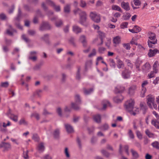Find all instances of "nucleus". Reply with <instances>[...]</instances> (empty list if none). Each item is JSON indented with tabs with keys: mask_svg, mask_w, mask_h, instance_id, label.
Masks as SVG:
<instances>
[{
	"mask_svg": "<svg viewBox=\"0 0 159 159\" xmlns=\"http://www.w3.org/2000/svg\"><path fill=\"white\" fill-rule=\"evenodd\" d=\"M123 46L127 50H130V49L129 43H124L123 44Z\"/></svg>",
	"mask_w": 159,
	"mask_h": 159,
	"instance_id": "obj_49",
	"label": "nucleus"
},
{
	"mask_svg": "<svg viewBox=\"0 0 159 159\" xmlns=\"http://www.w3.org/2000/svg\"><path fill=\"white\" fill-rule=\"evenodd\" d=\"M11 119L15 121H17L18 120V117L17 116L12 115Z\"/></svg>",
	"mask_w": 159,
	"mask_h": 159,
	"instance_id": "obj_55",
	"label": "nucleus"
},
{
	"mask_svg": "<svg viewBox=\"0 0 159 159\" xmlns=\"http://www.w3.org/2000/svg\"><path fill=\"white\" fill-rule=\"evenodd\" d=\"M124 148L125 150V152H126V153H127V154L128 155H129V146H128L125 145L124 147Z\"/></svg>",
	"mask_w": 159,
	"mask_h": 159,
	"instance_id": "obj_60",
	"label": "nucleus"
},
{
	"mask_svg": "<svg viewBox=\"0 0 159 159\" xmlns=\"http://www.w3.org/2000/svg\"><path fill=\"white\" fill-rule=\"evenodd\" d=\"M55 24L56 26L58 27L62 25V21L60 20L56 22Z\"/></svg>",
	"mask_w": 159,
	"mask_h": 159,
	"instance_id": "obj_63",
	"label": "nucleus"
},
{
	"mask_svg": "<svg viewBox=\"0 0 159 159\" xmlns=\"http://www.w3.org/2000/svg\"><path fill=\"white\" fill-rule=\"evenodd\" d=\"M125 62L126 63L127 65L130 67L131 68H132L133 67V64L131 63L130 61L128 59H126Z\"/></svg>",
	"mask_w": 159,
	"mask_h": 159,
	"instance_id": "obj_32",
	"label": "nucleus"
},
{
	"mask_svg": "<svg viewBox=\"0 0 159 159\" xmlns=\"http://www.w3.org/2000/svg\"><path fill=\"white\" fill-rule=\"evenodd\" d=\"M158 61H155L153 66V69L154 72L157 73V65L158 64Z\"/></svg>",
	"mask_w": 159,
	"mask_h": 159,
	"instance_id": "obj_29",
	"label": "nucleus"
},
{
	"mask_svg": "<svg viewBox=\"0 0 159 159\" xmlns=\"http://www.w3.org/2000/svg\"><path fill=\"white\" fill-rule=\"evenodd\" d=\"M51 5L53 7V8L57 11H60V7L59 6H56L52 1H49Z\"/></svg>",
	"mask_w": 159,
	"mask_h": 159,
	"instance_id": "obj_23",
	"label": "nucleus"
},
{
	"mask_svg": "<svg viewBox=\"0 0 159 159\" xmlns=\"http://www.w3.org/2000/svg\"><path fill=\"white\" fill-rule=\"evenodd\" d=\"M128 25V23L127 22L122 23L120 25V27L122 29L127 28Z\"/></svg>",
	"mask_w": 159,
	"mask_h": 159,
	"instance_id": "obj_39",
	"label": "nucleus"
},
{
	"mask_svg": "<svg viewBox=\"0 0 159 159\" xmlns=\"http://www.w3.org/2000/svg\"><path fill=\"white\" fill-rule=\"evenodd\" d=\"M120 6L122 8L126 11H128L130 10V7L128 2L123 1L121 2Z\"/></svg>",
	"mask_w": 159,
	"mask_h": 159,
	"instance_id": "obj_12",
	"label": "nucleus"
},
{
	"mask_svg": "<svg viewBox=\"0 0 159 159\" xmlns=\"http://www.w3.org/2000/svg\"><path fill=\"white\" fill-rule=\"evenodd\" d=\"M80 18V17H86L87 14L86 12L84 11H82L81 10L80 11L79 14Z\"/></svg>",
	"mask_w": 159,
	"mask_h": 159,
	"instance_id": "obj_41",
	"label": "nucleus"
},
{
	"mask_svg": "<svg viewBox=\"0 0 159 159\" xmlns=\"http://www.w3.org/2000/svg\"><path fill=\"white\" fill-rule=\"evenodd\" d=\"M73 31L76 33H80L81 31V29L76 25L73 26Z\"/></svg>",
	"mask_w": 159,
	"mask_h": 159,
	"instance_id": "obj_22",
	"label": "nucleus"
},
{
	"mask_svg": "<svg viewBox=\"0 0 159 159\" xmlns=\"http://www.w3.org/2000/svg\"><path fill=\"white\" fill-rule=\"evenodd\" d=\"M130 14L129 13H127L123 16V18L124 20H128L130 18Z\"/></svg>",
	"mask_w": 159,
	"mask_h": 159,
	"instance_id": "obj_50",
	"label": "nucleus"
},
{
	"mask_svg": "<svg viewBox=\"0 0 159 159\" xmlns=\"http://www.w3.org/2000/svg\"><path fill=\"white\" fill-rule=\"evenodd\" d=\"M86 17H80V23L81 24L84 25V23L86 22Z\"/></svg>",
	"mask_w": 159,
	"mask_h": 159,
	"instance_id": "obj_42",
	"label": "nucleus"
},
{
	"mask_svg": "<svg viewBox=\"0 0 159 159\" xmlns=\"http://www.w3.org/2000/svg\"><path fill=\"white\" fill-rule=\"evenodd\" d=\"M105 50V48L104 47H100L98 49V52L101 53H102Z\"/></svg>",
	"mask_w": 159,
	"mask_h": 159,
	"instance_id": "obj_57",
	"label": "nucleus"
},
{
	"mask_svg": "<svg viewBox=\"0 0 159 159\" xmlns=\"http://www.w3.org/2000/svg\"><path fill=\"white\" fill-rule=\"evenodd\" d=\"M136 134L137 137L140 139H142V135L141 132L139 130L136 131Z\"/></svg>",
	"mask_w": 159,
	"mask_h": 159,
	"instance_id": "obj_44",
	"label": "nucleus"
},
{
	"mask_svg": "<svg viewBox=\"0 0 159 159\" xmlns=\"http://www.w3.org/2000/svg\"><path fill=\"white\" fill-rule=\"evenodd\" d=\"M117 59V66L119 69L125 68V65L123 62L119 58H116Z\"/></svg>",
	"mask_w": 159,
	"mask_h": 159,
	"instance_id": "obj_10",
	"label": "nucleus"
},
{
	"mask_svg": "<svg viewBox=\"0 0 159 159\" xmlns=\"http://www.w3.org/2000/svg\"><path fill=\"white\" fill-rule=\"evenodd\" d=\"M159 81V77H157L156 78V79L154 80L153 81V83L155 85L158 84Z\"/></svg>",
	"mask_w": 159,
	"mask_h": 159,
	"instance_id": "obj_64",
	"label": "nucleus"
},
{
	"mask_svg": "<svg viewBox=\"0 0 159 159\" xmlns=\"http://www.w3.org/2000/svg\"><path fill=\"white\" fill-rule=\"evenodd\" d=\"M51 28L50 25L47 22L43 23L40 27V30L43 31L49 29Z\"/></svg>",
	"mask_w": 159,
	"mask_h": 159,
	"instance_id": "obj_11",
	"label": "nucleus"
},
{
	"mask_svg": "<svg viewBox=\"0 0 159 159\" xmlns=\"http://www.w3.org/2000/svg\"><path fill=\"white\" fill-rule=\"evenodd\" d=\"M123 99V97L121 95L115 97L113 99L114 101L117 103L121 102Z\"/></svg>",
	"mask_w": 159,
	"mask_h": 159,
	"instance_id": "obj_18",
	"label": "nucleus"
},
{
	"mask_svg": "<svg viewBox=\"0 0 159 159\" xmlns=\"http://www.w3.org/2000/svg\"><path fill=\"white\" fill-rule=\"evenodd\" d=\"M133 156L135 158H137L139 157V155L138 152L133 149H131Z\"/></svg>",
	"mask_w": 159,
	"mask_h": 159,
	"instance_id": "obj_26",
	"label": "nucleus"
},
{
	"mask_svg": "<svg viewBox=\"0 0 159 159\" xmlns=\"http://www.w3.org/2000/svg\"><path fill=\"white\" fill-rule=\"evenodd\" d=\"M24 157L25 159L28 158V151H26V152H23Z\"/></svg>",
	"mask_w": 159,
	"mask_h": 159,
	"instance_id": "obj_62",
	"label": "nucleus"
},
{
	"mask_svg": "<svg viewBox=\"0 0 159 159\" xmlns=\"http://www.w3.org/2000/svg\"><path fill=\"white\" fill-rule=\"evenodd\" d=\"M136 89L135 85H132L129 89L128 93L130 95H132L134 93Z\"/></svg>",
	"mask_w": 159,
	"mask_h": 159,
	"instance_id": "obj_14",
	"label": "nucleus"
},
{
	"mask_svg": "<svg viewBox=\"0 0 159 159\" xmlns=\"http://www.w3.org/2000/svg\"><path fill=\"white\" fill-rule=\"evenodd\" d=\"M1 147L4 148V151H8L11 148V145L8 143H3L1 145Z\"/></svg>",
	"mask_w": 159,
	"mask_h": 159,
	"instance_id": "obj_15",
	"label": "nucleus"
},
{
	"mask_svg": "<svg viewBox=\"0 0 159 159\" xmlns=\"http://www.w3.org/2000/svg\"><path fill=\"white\" fill-rule=\"evenodd\" d=\"M111 9L113 10L118 11L122 12V10L121 8L119 6L116 5H113L111 6Z\"/></svg>",
	"mask_w": 159,
	"mask_h": 159,
	"instance_id": "obj_24",
	"label": "nucleus"
},
{
	"mask_svg": "<svg viewBox=\"0 0 159 159\" xmlns=\"http://www.w3.org/2000/svg\"><path fill=\"white\" fill-rule=\"evenodd\" d=\"M152 145L153 147L157 149H159V143L158 142L155 141L152 143Z\"/></svg>",
	"mask_w": 159,
	"mask_h": 159,
	"instance_id": "obj_36",
	"label": "nucleus"
},
{
	"mask_svg": "<svg viewBox=\"0 0 159 159\" xmlns=\"http://www.w3.org/2000/svg\"><path fill=\"white\" fill-rule=\"evenodd\" d=\"M59 130L58 129H56L53 133L54 137L55 138H57L59 136Z\"/></svg>",
	"mask_w": 159,
	"mask_h": 159,
	"instance_id": "obj_38",
	"label": "nucleus"
},
{
	"mask_svg": "<svg viewBox=\"0 0 159 159\" xmlns=\"http://www.w3.org/2000/svg\"><path fill=\"white\" fill-rule=\"evenodd\" d=\"M65 126L67 132L69 133H71L74 132L73 128L70 125L68 124H65Z\"/></svg>",
	"mask_w": 159,
	"mask_h": 159,
	"instance_id": "obj_19",
	"label": "nucleus"
},
{
	"mask_svg": "<svg viewBox=\"0 0 159 159\" xmlns=\"http://www.w3.org/2000/svg\"><path fill=\"white\" fill-rule=\"evenodd\" d=\"M98 33L101 39V44L103 43L102 38L105 36V34L100 31H98Z\"/></svg>",
	"mask_w": 159,
	"mask_h": 159,
	"instance_id": "obj_34",
	"label": "nucleus"
},
{
	"mask_svg": "<svg viewBox=\"0 0 159 159\" xmlns=\"http://www.w3.org/2000/svg\"><path fill=\"white\" fill-rule=\"evenodd\" d=\"M64 12L65 13H68L70 11V6L69 5H66L64 7Z\"/></svg>",
	"mask_w": 159,
	"mask_h": 159,
	"instance_id": "obj_27",
	"label": "nucleus"
},
{
	"mask_svg": "<svg viewBox=\"0 0 159 159\" xmlns=\"http://www.w3.org/2000/svg\"><path fill=\"white\" fill-rule=\"evenodd\" d=\"M134 101L133 99H130L127 100L125 105L126 110L128 111H131L134 107Z\"/></svg>",
	"mask_w": 159,
	"mask_h": 159,
	"instance_id": "obj_5",
	"label": "nucleus"
},
{
	"mask_svg": "<svg viewBox=\"0 0 159 159\" xmlns=\"http://www.w3.org/2000/svg\"><path fill=\"white\" fill-rule=\"evenodd\" d=\"M151 67L148 63H146L142 67V70L144 72H147L151 69Z\"/></svg>",
	"mask_w": 159,
	"mask_h": 159,
	"instance_id": "obj_9",
	"label": "nucleus"
},
{
	"mask_svg": "<svg viewBox=\"0 0 159 159\" xmlns=\"http://www.w3.org/2000/svg\"><path fill=\"white\" fill-rule=\"evenodd\" d=\"M79 5L82 8H85L87 6L86 2L84 0H80Z\"/></svg>",
	"mask_w": 159,
	"mask_h": 159,
	"instance_id": "obj_28",
	"label": "nucleus"
},
{
	"mask_svg": "<svg viewBox=\"0 0 159 159\" xmlns=\"http://www.w3.org/2000/svg\"><path fill=\"white\" fill-rule=\"evenodd\" d=\"M93 119L94 121L97 123H99L101 122V116L99 115L94 116L93 117Z\"/></svg>",
	"mask_w": 159,
	"mask_h": 159,
	"instance_id": "obj_25",
	"label": "nucleus"
},
{
	"mask_svg": "<svg viewBox=\"0 0 159 159\" xmlns=\"http://www.w3.org/2000/svg\"><path fill=\"white\" fill-rule=\"evenodd\" d=\"M146 134L150 138L154 137V134L153 133H151L148 129H146L145 131Z\"/></svg>",
	"mask_w": 159,
	"mask_h": 159,
	"instance_id": "obj_40",
	"label": "nucleus"
},
{
	"mask_svg": "<svg viewBox=\"0 0 159 159\" xmlns=\"http://www.w3.org/2000/svg\"><path fill=\"white\" fill-rule=\"evenodd\" d=\"M80 41L82 43L84 47H86L87 46V43L86 37L84 35H82L80 39Z\"/></svg>",
	"mask_w": 159,
	"mask_h": 159,
	"instance_id": "obj_16",
	"label": "nucleus"
},
{
	"mask_svg": "<svg viewBox=\"0 0 159 159\" xmlns=\"http://www.w3.org/2000/svg\"><path fill=\"white\" fill-rule=\"evenodd\" d=\"M154 71H152L148 74V77L149 78H153L154 76Z\"/></svg>",
	"mask_w": 159,
	"mask_h": 159,
	"instance_id": "obj_59",
	"label": "nucleus"
},
{
	"mask_svg": "<svg viewBox=\"0 0 159 159\" xmlns=\"http://www.w3.org/2000/svg\"><path fill=\"white\" fill-rule=\"evenodd\" d=\"M84 92L85 95H89L93 91V89L91 88L89 90H87L85 89H84Z\"/></svg>",
	"mask_w": 159,
	"mask_h": 159,
	"instance_id": "obj_30",
	"label": "nucleus"
},
{
	"mask_svg": "<svg viewBox=\"0 0 159 159\" xmlns=\"http://www.w3.org/2000/svg\"><path fill=\"white\" fill-rule=\"evenodd\" d=\"M6 18V16L3 13L0 14V19L2 20H4Z\"/></svg>",
	"mask_w": 159,
	"mask_h": 159,
	"instance_id": "obj_54",
	"label": "nucleus"
},
{
	"mask_svg": "<svg viewBox=\"0 0 159 159\" xmlns=\"http://www.w3.org/2000/svg\"><path fill=\"white\" fill-rule=\"evenodd\" d=\"M133 3L136 6H139L141 5V2L139 0H134Z\"/></svg>",
	"mask_w": 159,
	"mask_h": 159,
	"instance_id": "obj_45",
	"label": "nucleus"
},
{
	"mask_svg": "<svg viewBox=\"0 0 159 159\" xmlns=\"http://www.w3.org/2000/svg\"><path fill=\"white\" fill-rule=\"evenodd\" d=\"M38 150L40 152H43L45 149L44 144L43 143H40L37 147Z\"/></svg>",
	"mask_w": 159,
	"mask_h": 159,
	"instance_id": "obj_21",
	"label": "nucleus"
},
{
	"mask_svg": "<svg viewBox=\"0 0 159 159\" xmlns=\"http://www.w3.org/2000/svg\"><path fill=\"white\" fill-rule=\"evenodd\" d=\"M128 134L130 139H134V135L131 130H129Z\"/></svg>",
	"mask_w": 159,
	"mask_h": 159,
	"instance_id": "obj_33",
	"label": "nucleus"
},
{
	"mask_svg": "<svg viewBox=\"0 0 159 159\" xmlns=\"http://www.w3.org/2000/svg\"><path fill=\"white\" fill-rule=\"evenodd\" d=\"M159 53V50L157 48L153 50L150 49L148 53V55L149 57L154 56L157 53Z\"/></svg>",
	"mask_w": 159,
	"mask_h": 159,
	"instance_id": "obj_8",
	"label": "nucleus"
},
{
	"mask_svg": "<svg viewBox=\"0 0 159 159\" xmlns=\"http://www.w3.org/2000/svg\"><path fill=\"white\" fill-rule=\"evenodd\" d=\"M106 102L107 103L106 104H103V109H106V108L107 105L108 106H111L110 103H109V102L108 101H106Z\"/></svg>",
	"mask_w": 159,
	"mask_h": 159,
	"instance_id": "obj_61",
	"label": "nucleus"
},
{
	"mask_svg": "<svg viewBox=\"0 0 159 159\" xmlns=\"http://www.w3.org/2000/svg\"><path fill=\"white\" fill-rule=\"evenodd\" d=\"M121 38L119 36H117L114 38L113 41L114 44V46L116 47V45L119 44L121 41Z\"/></svg>",
	"mask_w": 159,
	"mask_h": 159,
	"instance_id": "obj_17",
	"label": "nucleus"
},
{
	"mask_svg": "<svg viewBox=\"0 0 159 159\" xmlns=\"http://www.w3.org/2000/svg\"><path fill=\"white\" fill-rule=\"evenodd\" d=\"M9 85V83L8 82H2L1 84V86L2 87L7 88Z\"/></svg>",
	"mask_w": 159,
	"mask_h": 159,
	"instance_id": "obj_43",
	"label": "nucleus"
},
{
	"mask_svg": "<svg viewBox=\"0 0 159 159\" xmlns=\"http://www.w3.org/2000/svg\"><path fill=\"white\" fill-rule=\"evenodd\" d=\"M75 102H72L71 106L72 108L75 110L80 109L79 105L81 104V101L80 96L78 94L75 95Z\"/></svg>",
	"mask_w": 159,
	"mask_h": 159,
	"instance_id": "obj_3",
	"label": "nucleus"
},
{
	"mask_svg": "<svg viewBox=\"0 0 159 159\" xmlns=\"http://www.w3.org/2000/svg\"><path fill=\"white\" fill-rule=\"evenodd\" d=\"M131 71L127 69L126 67L121 71V75L125 79L129 78L130 76Z\"/></svg>",
	"mask_w": 159,
	"mask_h": 159,
	"instance_id": "obj_6",
	"label": "nucleus"
},
{
	"mask_svg": "<svg viewBox=\"0 0 159 159\" xmlns=\"http://www.w3.org/2000/svg\"><path fill=\"white\" fill-rule=\"evenodd\" d=\"M125 89V88L123 86L118 85L115 88L114 92L116 93H121L123 92Z\"/></svg>",
	"mask_w": 159,
	"mask_h": 159,
	"instance_id": "obj_13",
	"label": "nucleus"
},
{
	"mask_svg": "<svg viewBox=\"0 0 159 159\" xmlns=\"http://www.w3.org/2000/svg\"><path fill=\"white\" fill-rule=\"evenodd\" d=\"M147 103L149 107L152 109H157V106L155 102L154 98L151 95H149L147 97Z\"/></svg>",
	"mask_w": 159,
	"mask_h": 159,
	"instance_id": "obj_1",
	"label": "nucleus"
},
{
	"mask_svg": "<svg viewBox=\"0 0 159 159\" xmlns=\"http://www.w3.org/2000/svg\"><path fill=\"white\" fill-rule=\"evenodd\" d=\"M64 152L66 157L68 158L69 157L70 155L69 153L68 148H65Z\"/></svg>",
	"mask_w": 159,
	"mask_h": 159,
	"instance_id": "obj_53",
	"label": "nucleus"
},
{
	"mask_svg": "<svg viewBox=\"0 0 159 159\" xmlns=\"http://www.w3.org/2000/svg\"><path fill=\"white\" fill-rule=\"evenodd\" d=\"M32 139L36 141H38L39 140V138L36 134H33Z\"/></svg>",
	"mask_w": 159,
	"mask_h": 159,
	"instance_id": "obj_48",
	"label": "nucleus"
},
{
	"mask_svg": "<svg viewBox=\"0 0 159 159\" xmlns=\"http://www.w3.org/2000/svg\"><path fill=\"white\" fill-rule=\"evenodd\" d=\"M110 65V66L114 68L116 67V63L114 60L112 59H109Z\"/></svg>",
	"mask_w": 159,
	"mask_h": 159,
	"instance_id": "obj_35",
	"label": "nucleus"
},
{
	"mask_svg": "<svg viewBox=\"0 0 159 159\" xmlns=\"http://www.w3.org/2000/svg\"><path fill=\"white\" fill-rule=\"evenodd\" d=\"M134 29L136 32V33L139 32L141 30L140 28L136 26H134Z\"/></svg>",
	"mask_w": 159,
	"mask_h": 159,
	"instance_id": "obj_58",
	"label": "nucleus"
},
{
	"mask_svg": "<svg viewBox=\"0 0 159 159\" xmlns=\"http://www.w3.org/2000/svg\"><path fill=\"white\" fill-rule=\"evenodd\" d=\"M90 17L94 22L98 23L101 21V16L100 14L95 11H92L90 12Z\"/></svg>",
	"mask_w": 159,
	"mask_h": 159,
	"instance_id": "obj_4",
	"label": "nucleus"
},
{
	"mask_svg": "<svg viewBox=\"0 0 159 159\" xmlns=\"http://www.w3.org/2000/svg\"><path fill=\"white\" fill-rule=\"evenodd\" d=\"M96 50L95 49H93L92 50V52L89 55V57H91L93 56H94L96 55Z\"/></svg>",
	"mask_w": 159,
	"mask_h": 159,
	"instance_id": "obj_52",
	"label": "nucleus"
},
{
	"mask_svg": "<svg viewBox=\"0 0 159 159\" xmlns=\"http://www.w3.org/2000/svg\"><path fill=\"white\" fill-rule=\"evenodd\" d=\"M37 52L35 51L30 52V55L28 57V58L33 61H35L37 59L36 56Z\"/></svg>",
	"mask_w": 159,
	"mask_h": 159,
	"instance_id": "obj_7",
	"label": "nucleus"
},
{
	"mask_svg": "<svg viewBox=\"0 0 159 159\" xmlns=\"http://www.w3.org/2000/svg\"><path fill=\"white\" fill-rule=\"evenodd\" d=\"M31 116L32 117H34L36 118L37 120H39L40 119L39 115L37 113L34 112L32 114Z\"/></svg>",
	"mask_w": 159,
	"mask_h": 159,
	"instance_id": "obj_47",
	"label": "nucleus"
},
{
	"mask_svg": "<svg viewBox=\"0 0 159 159\" xmlns=\"http://www.w3.org/2000/svg\"><path fill=\"white\" fill-rule=\"evenodd\" d=\"M92 64V61L91 60H89L87 61L85 63V68L87 69V68L91 67Z\"/></svg>",
	"mask_w": 159,
	"mask_h": 159,
	"instance_id": "obj_37",
	"label": "nucleus"
},
{
	"mask_svg": "<svg viewBox=\"0 0 159 159\" xmlns=\"http://www.w3.org/2000/svg\"><path fill=\"white\" fill-rule=\"evenodd\" d=\"M19 123L20 125H26L27 124V122L25 121L24 119H21L19 122Z\"/></svg>",
	"mask_w": 159,
	"mask_h": 159,
	"instance_id": "obj_51",
	"label": "nucleus"
},
{
	"mask_svg": "<svg viewBox=\"0 0 159 159\" xmlns=\"http://www.w3.org/2000/svg\"><path fill=\"white\" fill-rule=\"evenodd\" d=\"M152 124L154 125L156 128L159 129V122L156 120H152Z\"/></svg>",
	"mask_w": 159,
	"mask_h": 159,
	"instance_id": "obj_31",
	"label": "nucleus"
},
{
	"mask_svg": "<svg viewBox=\"0 0 159 159\" xmlns=\"http://www.w3.org/2000/svg\"><path fill=\"white\" fill-rule=\"evenodd\" d=\"M130 43L132 45L134 44L136 45H138L137 43V40L134 38H132L130 42Z\"/></svg>",
	"mask_w": 159,
	"mask_h": 159,
	"instance_id": "obj_46",
	"label": "nucleus"
},
{
	"mask_svg": "<svg viewBox=\"0 0 159 159\" xmlns=\"http://www.w3.org/2000/svg\"><path fill=\"white\" fill-rule=\"evenodd\" d=\"M108 126L107 124H105L103 125L101 128L103 130H106L108 128Z\"/></svg>",
	"mask_w": 159,
	"mask_h": 159,
	"instance_id": "obj_56",
	"label": "nucleus"
},
{
	"mask_svg": "<svg viewBox=\"0 0 159 159\" xmlns=\"http://www.w3.org/2000/svg\"><path fill=\"white\" fill-rule=\"evenodd\" d=\"M149 39L148 44L149 47L151 48H154L152 44H155L157 43V40L156 38V35L154 33L150 32L149 33Z\"/></svg>",
	"mask_w": 159,
	"mask_h": 159,
	"instance_id": "obj_2",
	"label": "nucleus"
},
{
	"mask_svg": "<svg viewBox=\"0 0 159 159\" xmlns=\"http://www.w3.org/2000/svg\"><path fill=\"white\" fill-rule=\"evenodd\" d=\"M129 112H130L131 114L135 116L139 113V109L136 107H133L132 110L131 111H129Z\"/></svg>",
	"mask_w": 159,
	"mask_h": 159,
	"instance_id": "obj_20",
	"label": "nucleus"
}]
</instances>
